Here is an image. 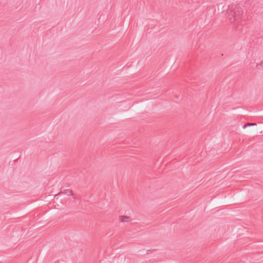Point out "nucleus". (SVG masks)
<instances>
[{
    "instance_id": "nucleus-4",
    "label": "nucleus",
    "mask_w": 263,
    "mask_h": 263,
    "mask_svg": "<svg viewBox=\"0 0 263 263\" xmlns=\"http://www.w3.org/2000/svg\"><path fill=\"white\" fill-rule=\"evenodd\" d=\"M256 125V123H248L243 126V128H246L247 127L254 126Z\"/></svg>"
},
{
    "instance_id": "nucleus-3",
    "label": "nucleus",
    "mask_w": 263,
    "mask_h": 263,
    "mask_svg": "<svg viewBox=\"0 0 263 263\" xmlns=\"http://www.w3.org/2000/svg\"><path fill=\"white\" fill-rule=\"evenodd\" d=\"M129 217L126 216H122L120 217V221L121 222H128Z\"/></svg>"
},
{
    "instance_id": "nucleus-2",
    "label": "nucleus",
    "mask_w": 263,
    "mask_h": 263,
    "mask_svg": "<svg viewBox=\"0 0 263 263\" xmlns=\"http://www.w3.org/2000/svg\"><path fill=\"white\" fill-rule=\"evenodd\" d=\"M63 194H66V195H67L68 196H69V195L72 196L73 199H76V195H74L73 194L72 191L71 190H65L64 191L60 192V193H59L58 194H56L54 196V198H56L58 196H60V195H63Z\"/></svg>"
},
{
    "instance_id": "nucleus-5",
    "label": "nucleus",
    "mask_w": 263,
    "mask_h": 263,
    "mask_svg": "<svg viewBox=\"0 0 263 263\" xmlns=\"http://www.w3.org/2000/svg\"><path fill=\"white\" fill-rule=\"evenodd\" d=\"M261 66V67H263V61L261 62L259 64L257 65V66Z\"/></svg>"
},
{
    "instance_id": "nucleus-1",
    "label": "nucleus",
    "mask_w": 263,
    "mask_h": 263,
    "mask_svg": "<svg viewBox=\"0 0 263 263\" xmlns=\"http://www.w3.org/2000/svg\"><path fill=\"white\" fill-rule=\"evenodd\" d=\"M227 14L231 23L237 24L243 14V10L239 5L231 4L228 6Z\"/></svg>"
}]
</instances>
